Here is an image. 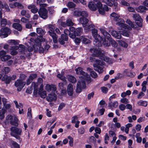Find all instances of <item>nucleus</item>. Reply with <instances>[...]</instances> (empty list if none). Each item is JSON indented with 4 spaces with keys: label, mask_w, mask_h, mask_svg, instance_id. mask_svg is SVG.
I'll use <instances>...</instances> for the list:
<instances>
[{
    "label": "nucleus",
    "mask_w": 148,
    "mask_h": 148,
    "mask_svg": "<svg viewBox=\"0 0 148 148\" xmlns=\"http://www.w3.org/2000/svg\"><path fill=\"white\" fill-rule=\"evenodd\" d=\"M77 74L82 76L79 77L80 80L78 81L76 87V91L77 93L80 92L82 90V88H84L86 87L85 81L89 83L90 82V76L85 73L82 70V68L79 67L75 69Z\"/></svg>",
    "instance_id": "obj_1"
},
{
    "label": "nucleus",
    "mask_w": 148,
    "mask_h": 148,
    "mask_svg": "<svg viewBox=\"0 0 148 148\" xmlns=\"http://www.w3.org/2000/svg\"><path fill=\"white\" fill-rule=\"evenodd\" d=\"M45 41V39L42 37L39 39H36L34 40L33 38H31L29 41L30 45L32 47H29L28 49L29 51H32L33 49L44 51V49L41 48V42H43Z\"/></svg>",
    "instance_id": "obj_2"
},
{
    "label": "nucleus",
    "mask_w": 148,
    "mask_h": 148,
    "mask_svg": "<svg viewBox=\"0 0 148 148\" xmlns=\"http://www.w3.org/2000/svg\"><path fill=\"white\" fill-rule=\"evenodd\" d=\"M88 7L90 10L92 11L96 10L97 8L99 13L102 15L104 14L105 10L107 11L109 10L107 6L105 5L103 7L101 3L99 1L97 3L96 5L94 2L90 1L88 3Z\"/></svg>",
    "instance_id": "obj_3"
},
{
    "label": "nucleus",
    "mask_w": 148,
    "mask_h": 148,
    "mask_svg": "<svg viewBox=\"0 0 148 148\" xmlns=\"http://www.w3.org/2000/svg\"><path fill=\"white\" fill-rule=\"evenodd\" d=\"M93 56L95 57H99V58L107 63L109 64H112L115 62V61L112 59L110 58L109 57L105 56L103 51L95 49L93 51Z\"/></svg>",
    "instance_id": "obj_4"
},
{
    "label": "nucleus",
    "mask_w": 148,
    "mask_h": 148,
    "mask_svg": "<svg viewBox=\"0 0 148 148\" xmlns=\"http://www.w3.org/2000/svg\"><path fill=\"white\" fill-rule=\"evenodd\" d=\"M90 62H93L95 61V63L93 64L94 70L98 71L99 73H101L103 71V66L105 65V63L102 60H96L94 58L90 57Z\"/></svg>",
    "instance_id": "obj_5"
},
{
    "label": "nucleus",
    "mask_w": 148,
    "mask_h": 148,
    "mask_svg": "<svg viewBox=\"0 0 148 148\" xmlns=\"http://www.w3.org/2000/svg\"><path fill=\"white\" fill-rule=\"evenodd\" d=\"M46 26L48 29L47 33L52 37L54 43H56L58 41L57 36L55 33V25L49 24Z\"/></svg>",
    "instance_id": "obj_6"
},
{
    "label": "nucleus",
    "mask_w": 148,
    "mask_h": 148,
    "mask_svg": "<svg viewBox=\"0 0 148 148\" xmlns=\"http://www.w3.org/2000/svg\"><path fill=\"white\" fill-rule=\"evenodd\" d=\"M99 29L101 33L106 38L109 40L112 47L115 48L118 45L117 43L114 40L111 38H110V35L106 31L105 28L103 27H101Z\"/></svg>",
    "instance_id": "obj_7"
},
{
    "label": "nucleus",
    "mask_w": 148,
    "mask_h": 148,
    "mask_svg": "<svg viewBox=\"0 0 148 148\" xmlns=\"http://www.w3.org/2000/svg\"><path fill=\"white\" fill-rule=\"evenodd\" d=\"M119 33L116 31H113L111 32V34L112 36L117 39H120L121 38V35L124 36L128 37L129 36V32L126 30L124 29H120Z\"/></svg>",
    "instance_id": "obj_8"
},
{
    "label": "nucleus",
    "mask_w": 148,
    "mask_h": 148,
    "mask_svg": "<svg viewBox=\"0 0 148 148\" xmlns=\"http://www.w3.org/2000/svg\"><path fill=\"white\" fill-rule=\"evenodd\" d=\"M92 35L95 38L93 41V43L94 45H97L99 44L100 45L99 41L101 39V37L98 34L97 30L94 29H92Z\"/></svg>",
    "instance_id": "obj_9"
},
{
    "label": "nucleus",
    "mask_w": 148,
    "mask_h": 148,
    "mask_svg": "<svg viewBox=\"0 0 148 148\" xmlns=\"http://www.w3.org/2000/svg\"><path fill=\"white\" fill-rule=\"evenodd\" d=\"M11 131V135L15 137L17 139L19 138V137L17 135L21 134L22 132L21 130L15 127H12L10 128Z\"/></svg>",
    "instance_id": "obj_10"
},
{
    "label": "nucleus",
    "mask_w": 148,
    "mask_h": 148,
    "mask_svg": "<svg viewBox=\"0 0 148 148\" xmlns=\"http://www.w3.org/2000/svg\"><path fill=\"white\" fill-rule=\"evenodd\" d=\"M26 83L23 80L18 79L14 83L15 86L17 88V90L20 91L22 89Z\"/></svg>",
    "instance_id": "obj_11"
},
{
    "label": "nucleus",
    "mask_w": 148,
    "mask_h": 148,
    "mask_svg": "<svg viewBox=\"0 0 148 148\" xmlns=\"http://www.w3.org/2000/svg\"><path fill=\"white\" fill-rule=\"evenodd\" d=\"M38 13L40 16L43 19H45L47 18L48 11L45 8H40L38 12Z\"/></svg>",
    "instance_id": "obj_12"
},
{
    "label": "nucleus",
    "mask_w": 148,
    "mask_h": 148,
    "mask_svg": "<svg viewBox=\"0 0 148 148\" xmlns=\"http://www.w3.org/2000/svg\"><path fill=\"white\" fill-rule=\"evenodd\" d=\"M6 119L10 121V123L12 125H16L17 124L18 119L14 116L8 115L6 117Z\"/></svg>",
    "instance_id": "obj_13"
},
{
    "label": "nucleus",
    "mask_w": 148,
    "mask_h": 148,
    "mask_svg": "<svg viewBox=\"0 0 148 148\" xmlns=\"http://www.w3.org/2000/svg\"><path fill=\"white\" fill-rule=\"evenodd\" d=\"M6 52L4 51H0V59L3 62H5L10 58V56L6 55Z\"/></svg>",
    "instance_id": "obj_14"
},
{
    "label": "nucleus",
    "mask_w": 148,
    "mask_h": 148,
    "mask_svg": "<svg viewBox=\"0 0 148 148\" xmlns=\"http://www.w3.org/2000/svg\"><path fill=\"white\" fill-rule=\"evenodd\" d=\"M116 21L117 22L116 23V25L119 27V29L124 30L125 27L126 26L125 23V21L123 19L119 18Z\"/></svg>",
    "instance_id": "obj_15"
},
{
    "label": "nucleus",
    "mask_w": 148,
    "mask_h": 148,
    "mask_svg": "<svg viewBox=\"0 0 148 148\" xmlns=\"http://www.w3.org/2000/svg\"><path fill=\"white\" fill-rule=\"evenodd\" d=\"M1 32L3 33V36L4 38L7 37L11 33L10 29L7 27L1 28Z\"/></svg>",
    "instance_id": "obj_16"
},
{
    "label": "nucleus",
    "mask_w": 148,
    "mask_h": 148,
    "mask_svg": "<svg viewBox=\"0 0 148 148\" xmlns=\"http://www.w3.org/2000/svg\"><path fill=\"white\" fill-rule=\"evenodd\" d=\"M126 22L129 25V26L125 24L126 26L125 27L124 30H126L128 31V30L132 29V28L134 27V25L130 20L129 19H127Z\"/></svg>",
    "instance_id": "obj_17"
},
{
    "label": "nucleus",
    "mask_w": 148,
    "mask_h": 148,
    "mask_svg": "<svg viewBox=\"0 0 148 148\" xmlns=\"http://www.w3.org/2000/svg\"><path fill=\"white\" fill-rule=\"evenodd\" d=\"M43 85L41 84L40 86V89L38 91V94L42 98H45L47 96V93L45 91H43Z\"/></svg>",
    "instance_id": "obj_18"
},
{
    "label": "nucleus",
    "mask_w": 148,
    "mask_h": 148,
    "mask_svg": "<svg viewBox=\"0 0 148 148\" xmlns=\"http://www.w3.org/2000/svg\"><path fill=\"white\" fill-rule=\"evenodd\" d=\"M88 16V14L87 13V15L86 16H81L79 18V22L82 24L83 27H84L85 25L88 23V20L86 18Z\"/></svg>",
    "instance_id": "obj_19"
},
{
    "label": "nucleus",
    "mask_w": 148,
    "mask_h": 148,
    "mask_svg": "<svg viewBox=\"0 0 148 148\" xmlns=\"http://www.w3.org/2000/svg\"><path fill=\"white\" fill-rule=\"evenodd\" d=\"M73 15L77 17L86 16L87 15V13L84 11L80 12L78 10H75L73 12Z\"/></svg>",
    "instance_id": "obj_20"
},
{
    "label": "nucleus",
    "mask_w": 148,
    "mask_h": 148,
    "mask_svg": "<svg viewBox=\"0 0 148 148\" xmlns=\"http://www.w3.org/2000/svg\"><path fill=\"white\" fill-rule=\"evenodd\" d=\"M99 41L100 43V45L99 44H97V45H95V46H98V47H100L103 45L105 47H108L110 46V44L108 43V42L106 40L105 38H102Z\"/></svg>",
    "instance_id": "obj_21"
},
{
    "label": "nucleus",
    "mask_w": 148,
    "mask_h": 148,
    "mask_svg": "<svg viewBox=\"0 0 148 148\" xmlns=\"http://www.w3.org/2000/svg\"><path fill=\"white\" fill-rule=\"evenodd\" d=\"M45 89L48 92L51 91L53 92L56 90V88L55 86L54 85H49L47 84L45 86Z\"/></svg>",
    "instance_id": "obj_22"
},
{
    "label": "nucleus",
    "mask_w": 148,
    "mask_h": 148,
    "mask_svg": "<svg viewBox=\"0 0 148 148\" xmlns=\"http://www.w3.org/2000/svg\"><path fill=\"white\" fill-rule=\"evenodd\" d=\"M114 0H103V1L108 6H111L114 4V6L116 7L117 5V3L114 2Z\"/></svg>",
    "instance_id": "obj_23"
},
{
    "label": "nucleus",
    "mask_w": 148,
    "mask_h": 148,
    "mask_svg": "<svg viewBox=\"0 0 148 148\" xmlns=\"http://www.w3.org/2000/svg\"><path fill=\"white\" fill-rule=\"evenodd\" d=\"M57 98L56 95L54 93L49 94L47 97V99L48 101H51L53 100H55Z\"/></svg>",
    "instance_id": "obj_24"
},
{
    "label": "nucleus",
    "mask_w": 148,
    "mask_h": 148,
    "mask_svg": "<svg viewBox=\"0 0 148 148\" xmlns=\"http://www.w3.org/2000/svg\"><path fill=\"white\" fill-rule=\"evenodd\" d=\"M68 39V36L62 34L61 36V38L59 39V41L60 43L62 45H64L65 42L64 41H67Z\"/></svg>",
    "instance_id": "obj_25"
},
{
    "label": "nucleus",
    "mask_w": 148,
    "mask_h": 148,
    "mask_svg": "<svg viewBox=\"0 0 148 148\" xmlns=\"http://www.w3.org/2000/svg\"><path fill=\"white\" fill-rule=\"evenodd\" d=\"M67 92L68 95L70 96H72L73 92V86L71 84H69L68 85L67 89Z\"/></svg>",
    "instance_id": "obj_26"
},
{
    "label": "nucleus",
    "mask_w": 148,
    "mask_h": 148,
    "mask_svg": "<svg viewBox=\"0 0 148 148\" xmlns=\"http://www.w3.org/2000/svg\"><path fill=\"white\" fill-rule=\"evenodd\" d=\"M27 8L29 9H31V11L33 13H36L38 10L37 8L36 7L35 5L34 4L30 5L27 6Z\"/></svg>",
    "instance_id": "obj_27"
},
{
    "label": "nucleus",
    "mask_w": 148,
    "mask_h": 148,
    "mask_svg": "<svg viewBox=\"0 0 148 148\" xmlns=\"http://www.w3.org/2000/svg\"><path fill=\"white\" fill-rule=\"evenodd\" d=\"M148 9L143 6H140L139 7L136 8V10L138 12L142 13L146 12Z\"/></svg>",
    "instance_id": "obj_28"
},
{
    "label": "nucleus",
    "mask_w": 148,
    "mask_h": 148,
    "mask_svg": "<svg viewBox=\"0 0 148 148\" xmlns=\"http://www.w3.org/2000/svg\"><path fill=\"white\" fill-rule=\"evenodd\" d=\"M137 104L138 106L146 107L147 105L148 102L146 101L140 100L137 102Z\"/></svg>",
    "instance_id": "obj_29"
},
{
    "label": "nucleus",
    "mask_w": 148,
    "mask_h": 148,
    "mask_svg": "<svg viewBox=\"0 0 148 148\" xmlns=\"http://www.w3.org/2000/svg\"><path fill=\"white\" fill-rule=\"evenodd\" d=\"M118 103L117 101H114L113 102H110L109 103L108 106L110 108L112 109L113 108H116L118 106Z\"/></svg>",
    "instance_id": "obj_30"
},
{
    "label": "nucleus",
    "mask_w": 148,
    "mask_h": 148,
    "mask_svg": "<svg viewBox=\"0 0 148 148\" xmlns=\"http://www.w3.org/2000/svg\"><path fill=\"white\" fill-rule=\"evenodd\" d=\"M36 31L37 33L40 34V37H39V38H38L37 39H39L40 37L43 38L42 36L45 34V31L43 30L42 28H37Z\"/></svg>",
    "instance_id": "obj_31"
},
{
    "label": "nucleus",
    "mask_w": 148,
    "mask_h": 148,
    "mask_svg": "<svg viewBox=\"0 0 148 148\" xmlns=\"http://www.w3.org/2000/svg\"><path fill=\"white\" fill-rule=\"evenodd\" d=\"M11 80V77H8L7 75H4L2 77V81H5V83L7 84H9Z\"/></svg>",
    "instance_id": "obj_32"
},
{
    "label": "nucleus",
    "mask_w": 148,
    "mask_h": 148,
    "mask_svg": "<svg viewBox=\"0 0 148 148\" xmlns=\"http://www.w3.org/2000/svg\"><path fill=\"white\" fill-rule=\"evenodd\" d=\"M19 49L18 47L17 46L12 47L11 48V51L10 53L12 55H15L17 54V52L16 51Z\"/></svg>",
    "instance_id": "obj_33"
},
{
    "label": "nucleus",
    "mask_w": 148,
    "mask_h": 148,
    "mask_svg": "<svg viewBox=\"0 0 148 148\" xmlns=\"http://www.w3.org/2000/svg\"><path fill=\"white\" fill-rule=\"evenodd\" d=\"M119 45L121 47L126 48L128 46V44L125 41L121 40H119L118 41Z\"/></svg>",
    "instance_id": "obj_34"
},
{
    "label": "nucleus",
    "mask_w": 148,
    "mask_h": 148,
    "mask_svg": "<svg viewBox=\"0 0 148 148\" xmlns=\"http://www.w3.org/2000/svg\"><path fill=\"white\" fill-rule=\"evenodd\" d=\"M83 31V29L81 27H78L75 29V34L76 35L78 36H80L82 33Z\"/></svg>",
    "instance_id": "obj_35"
},
{
    "label": "nucleus",
    "mask_w": 148,
    "mask_h": 148,
    "mask_svg": "<svg viewBox=\"0 0 148 148\" xmlns=\"http://www.w3.org/2000/svg\"><path fill=\"white\" fill-rule=\"evenodd\" d=\"M12 26L14 28L19 31H21L22 30V27L21 25L19 23H14L13 24Z\"/></svg>",
    "instance_id": "obj_36"
},
{
    "label": "nucleus",
    "mask_w": 148,
    "mask_h": 148,
    "mask_svg": "<svg viewBox=\"0 0 148 148\" xmlns=\"http://www.w3.org/2000/svg\"><path fill=\"white\" fill-rule=\"evenodd\" d=\"M67 77L69 81L73 83H75L76 81L75 78L72 75H68L67 76Z\"/></svg>",
    "instance_id": "obj_37"
},
{
    "label": "nucleus",
    "mask_w": 148,
    "mask_h": 148,
    "mask_svg": "<svg viewBox=\"0 0 148 148\" xmlns=\"http://www.w3.org/2000/svg\"><path fill=\"white\" fill-rule=\"evenodd\" d=\"M87 71L90 72V74L91 77L94 78H95L97 77V74L94 71H92V69L89 68H87Z\"/></svg>",
    "instance_id": "obj_38"
},
{
    "label": "nucleus",
    "mask_w": 148,
    "mask_h": 148,
    "mask_svg": "<svg viewBox=\"0 0 148 148\" xmlns=\"http://www.w3.org/2000/svg\"><path fill=\"white\" fill-rule=\"evenodd\" d=\"M80 38L83 43L85 44L90 43V40L87 38H85V37L82 36L80 37Z\"/></svg>",
    "instance_id": "obj_39"
},
{
    "label": "nucleus",
    "mask_w": 148,
    "mask_h": 148,
    "mask_svg": "<svg viewBox=\"0 0 148 148\" xmlns=\"http://www.w3.org/2000/svg\"><path fill=\"white\" fill-rule=\"evenodd\" d=\"M94 25L92 24H90L89 25H87V24L85 25L84 27V29L86 30L87 31H89L92 28L94 27Z\"/></svg>",
    "instance_id": "obj_40"
},
{
    "label": "nucleus",
    "mask_w": 148,
    "mask_h": 148,
    "mask_svg": "<svg viewBox=\"0 0 148 148\" xmlns=\"http://www.w3.org/2000/svg\"><path fill=\"white\" fill-rule=\"evenodd\" d=\"M147 84V82L146 81H144L142 84L141 86L142 87L141 89V90L143 92H145L147 90V88L146 85Z\"/></svg>",
    "instance_id": "obj_41"
},
{
    "label": "nucleus",
    "mask_w": 148,
    "mask_h": 148,
    "mask_svg": "<svg viewBox=\"0 0 148 148\" xmlns=\"http://www.w3.org/2000/svg\"><path fill=\"white\" fill-rule=\"evenodd\" d=\"M110 16L111 17H113L114 18V20L115 21L118 19L120 17L119 15L114 12H113L112 13L110 14Z\"/></svg>",
    "instance_id": "obj_42"
},
{
    "label": "nucleus",
    "mask_w": 148,
    "mask_h": 148,
    "mask_svg": "<svg viewBox=\"0 0 148 148\" xmlns=\"http://www.w3.org/2000/svg\"><path fill=\"white\" fill-rule=\"evenodd\" d=\"M133 18L136 21L142 19L141 16L138 14H133Z\"/></svg>",
    "instance_id": "obj_43"
},
{
    "label": "nucleus",
    "mask_w": 148,
    "mask_h": 148,
    "mask_svg": "<svg viewBox=\"0 0 148 148\" xmlns=\"http://www.w3.org/2000/svg\"><path fill=\"white\" fill-rule=\"evenodd\" d=\"M0 21L1 25V26L4 27L7 24V21L6 19L1 18Z\"/></svg>",
    "instance_id": "obj_44"
},
{
    "label": "nucleus",
    "mask_w": 148,
    "mask_h": 148,
    "mask_svg": "<svg viewBox=\"0 0 148 148\" xmlns=\"http://www.w3.org/2000/svg\"><path fill=\"white\" fill-rule=\"evenodd\" d=\"M14 103L17 108L20 109V108H23V105L21 103H19L18 104L17 101H14Z\"/></svg>",
    "instance_id": "obj_45"
},
{
    "label": "nucleus",
    "mask_w": 148,
    "mask_h": 148,
    "mask_svg": "<svg viewBox=\"0 0 148 148\" xmlns=\"http://www.w3.org/2000/svg\"><path fill=\"white\" fill-rule=\"evenodd\" d=\"M143 20L142 19L135 21L136 25L140 27H142L143 25Z\"/></svg>",
    "instance_id": "obj_46"
},
{
    "label": "nucleus",
    "mask_w": 148,
    "mask_h": 148,
    "mask_svg": "<svg viewBox=\"0 0 148 148\" xmlns=\"http://www.w3.org/2000/svg\"><path fill=\"white\" fill-rule=\"evenodd\" d=\"M66 25L68 26H73L74 25V23H73L71 20L70 18L67 19L66 20Z\"/></svg>",
    "instance_id": "obj_47"
},
{
    "label": "nucleus",
    "mask_w": 148,
    "mask_h": 148,
    "mask_svg": "<svg viewBox=\"0 0 148 148\" xmlns=\"http://www.w3.org/2000/svg\"><path fill=\"white\" fill-rule=\"evenodd\" d=\"M10 71L9 67H4L2 70L3 74H6L9 73Z\"/></svg>",
    "instance_id": "obj_48"
},
{
    "label": "nucleus",
    "mask_w": 148,
    "mask_h": 148,
    "mask_svg": "<svg viewBox=\"0 0 148 148\" xmlns=\"http://www.w3.org/2000/svg\"><path fill=\"white\" fill-rule=\"evenodd\" d=\"M32 109L31 108H29L28 109L27 113V116L29 119H31L32 118V114L31 113Z\"/></svg>",
    "instance_id": "obj_49"
},
{
    "label": "nucleus",
    "mask_w": 148,
    "mask_h": 148,
    "mask_svg": "<svg viewBox=\"0 0 148 148\" xmlns=\"http://www.w3.org/2000/svg\"><path fill=\"white\" fill-rule=\"evenodd\" d=\"M1 7L3 8H5L7 12H9L10 11V9L8 5L6 3L3 4Z\"/></svg>",
    "instance_id": "obj_50"
},
{
    "label": "nucleus",
    "mask_w": 148,
    "mask_h": 148,
    "mask_svg": "<svg viewBox=\"0 0 148 148\" xmlns=\"http://www.w3.org/2000/svg\"><path fill=\"white\" fill-rule=\"evenodd\" d=\"M68 138L69 140V145L71 147L73 146V138L71 136H68Z\"/></svg>",
    "instance_id": "obj_51"
},
{
    "label": "nucleus",
    "mask_w": 148,
    "mask_h": 148,
    "mask_svg": "<svg viewBox=\"0 0 148 148\" xmlns=\"http://www.w3.org/2000/svg\"><path fill=\"white\" fill-rule=\"evenodd\" d=\"M5 110L3 108L0 110V119H2L4 117Z\"/></svg>",
    "instance_id": "obj_52"
},
{
    "label": "nucleus",
    "mask_w": 148,
    "mask_h": 148,
    "mask_svg": "<svg viewBox=\"0 0 148 148\" xmlns=\"http://www.w3.org/2000/svg\"><path fill=\"white\" fill-rule=\"evenodd\" d=\"M121 103H123L127 104L129 103L130 101L128 100L125 98L121 99L120 100Z\"/></svg>",
    "instance_id": "obj_53"
},
{
    "label": "nucleus",
    "mask_w": 148,
    "mask_h": 148,
    "mask_svg": "<svg viewBox=\"0 0 148 148\" xmlns=\"http://www.w3.org/2000/svg\"><path fill=\"white\" fill-rule=\"evenodd\" d=\"M119 1L120 3L123 6H129L130 5V4L129 3L127 2L124 0H122L121 1Z\"/></svg>",
    "instance_id": "obj_54"
},
{
    "label": "nucleus",
    "mask_w": 148,
    "mask_h": 148,
    "mask_svg": "<svg viewBox=\"0 0 148 148\" xmlns=\"http://www.w3.org/2000/svg\"><path fill=\"white\" fill-rule=\"evenodd\" d=\"M119 108L121 110L123 111L126 109V106L123 104H121L119 105Z\"/></svg>",
    "instance_id": "obj_55"
},
{
    "label": "nucleus",
    "mask_w": 148,
    "mask_h": 148,
    "mask_svg": "<svg viewBox=\"0 0 148 148\" xmlns=\"http://www.w3.org/2000/svg\"><path fill=\"white\" fill-rule=\"evenodd\" d=\"M67 5L69 8H73L75 7L76 6L75 4L71 2H69L68 3Z\"/></svg>",
    "instance_id": "obj_56"
},
{
    "label": "nucleus",
    "mask_w": 148,
    "mask_h": 148,
    "mask_svg": "<svg viewBox=\"0 0 148 148\" xmlns=\"http://www.w3.org/2000/svg\"><path fill=\"white\" fill-rule=\"evenodd\" d=\"M57 77L60 78L63 81L65 80V77L62 75L60 74V73H59L57 75Z\"/></svg>",
    "instance_id": "obj_57"
},
{
    "label": "nucleus",
    "mask_w": 148,
    "mask_h": 148,
    "mask_svg": "<svg viewBox=\"0 0 148 148\" xmlns=\"http://www.w3.org/2000/svg\"><path fill=\"white\" fill-rule=\"evenodd\" d=\"M57 77L60 78L63 81L65 80V77L62 75L60 74V73H59L57 75Z\"/></svg>",
    "instance_id": "obj_58"
},
{
    "label": "nucleus",
    "mask_w": 148,
    "mask_h": 148,
    "mask_svg": "<svg viewBox=\"0 0 148 148\" xmlns=\"http://www.w3.org/2000/svg\"><path fill=\"white\" fill-rule=\"evenodd\" d=\"M12 145L15 148H20L19 145L14 141L12 142Z\"/></svg>",
    "instance_id": "obj_59"
},
{
    "label": "nucleus",
    "mask_w": 148,
    "mask_h": 148,
    "mask_svg": "<svg viewBox=\"0 0 148 148\" xmlns=\"http://www.w3.org/2000/svg\"><path fill=\"white\" fill-rule=\"evenodd\" d=\"M78 132L80 134H83L84 133L85 130L84 129L83 127L79 128L78 130Z\"/></svg>",
    "instance_id": "obj_60"
},
{
    "label": "nucleus",
    "mask_w": 148,
    "mask_h": 148,
    "mask_svg": "<svg viewBox=\"0 0 148 148\" xmlns=\"http://www.w3.org/2000/svg\"><path fill=\"white\" fill-rule=\"evenodd\" d=\"M15 3L16 7L20 9H22L23 8L24 6L22 4L17 2H16Z\"/></svg>",
    "instance_id": "obj_61"
},
{
    "label": "nucleus",
    "mask_w": 148,
    "mask_h": 148,
    "mask_svg": "<svg viewBox=\"0 0 148 148\" xmlns=\"http://www.w3.org/2000/svg\"><path fill=\"white\" fill-rule=\"evenodd\" d=\"M78 118L76 116H75L72 118L71 123H75L78 121Z\"/></svg>",
    "instance_id": "obj_62"
},
{
    "label": "nucleus",
    "mask_w": 148,
    "mask_h": 148,
    "mask_svg": "<svg viewBox=\"0 0 148 148\" xmlns=\"http://www.w3.org/2000/svg\"><path fill=\"white\" fill-rule=\"evenodd\" d=\"M101 89L102 92L104 93H107L108 90V88L105 87H101Z\"/></svg>",
    "instance_id": "obj_63"
},
{
    "label": "nucleus",
    "mask_w": 148,
    "mask_h": 148,
    "mask_svg": "<svg viewBox=\"0 0 148 148\" xmlns=\"http://www.w3.org/2000/svg\"><path fill=\"white\" fill-rule=\"evenodd\" d=\"M31 86L32 88H34L35 90H37L38 87V85L37 84L34 82H33L32 83Z\"/></svg>",
    "instance_id": "obj_64"
}]
</instances>
